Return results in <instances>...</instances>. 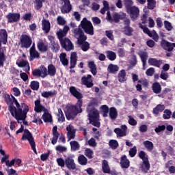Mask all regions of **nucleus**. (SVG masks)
Returning a JSON list of instances; mask_svg holds the SVG:
<instances>
[{"mask_svg":"<svg viewBox=\"0 0 175 175\" xmlns=\"http://www.w3.org/2000/svg\"><path fill=\"white\" fill-rule=\"evenodd\" d=\"M42 31H44L45 33H49V32H50V29H51V24L49 20L43 19L42 21Z\"/></svg>","mask_w":175,"mask_h":175,"instance_id":"obj_22","label":"nucleus"},{"mask_svg":"<svg viewBox=\"0 0 175 175\" xmlns=\"http://www.w3.org/2000/svg\"><path fill=\"white\" fill-rule=\"evenodd\" d=\"M117 117H118V111L116 107H112L109 109V118L111 120H117Z\"/></svg>","mask_w":175,"mask_h":175,"instance_id":"obj_31","label":"nucleus"},{"mask_svg":"<svg viewBox=\"0 0 175 175\" xmlns=\"http://www.w3.org/2000/svg\"><path fill=\"white\" fill-rule=\"evenodd\" d=\"M97 106H98V100L94 98L89 103L86 110H95L96 109V107Z\"/></svg>","mask_w":175,"mask_h":175,"instance_id":"obj_39","label":"nucleus"},{"mask_svg":"<svg viewBox=\"0 0 175 175\" xmlns=\"http://www.w3.org/2000/svg\"><path fill=\"white\" fill-rule=\"evenodd\" d=\"M5 17L8 20V23L12 24L13 23H18V21H20L21 15L20 13L10 12Z\"/></svg>","mask_w":175,"mask_h":175,"instance_id":"obj_12","label":"nucleus"},{"mask_svg":"<svg viewBox=\"0 0 175 175\" xmlns=\"http://www.w3.org/2000/svg\"><path fill=\"white\" fill-rule=\"evenodd\" d=\"M57 73V68H55V66L53 64H49L48 66V75L51 77L55 76Z\"/></svg>","mask_w":175,"mask_h":175,"instance_id":"obj_38","label":"nucleus"},{"mask_svg":"<svg viewBox=\"0 0 175 175\" xmlns=\"http://www.w3.org/2000/svg\"><path fill=\"white\" fill-rule=\"evenodd\" d=\"M123 33L126 36H132L133 35V28L129 27H124L123 29Z\"/></svg>","mask_w":175,"mask_h":175,"instance_id":"obj_44","label":"nucleus"},{"mask_svg":"<svg viewBox=\"0 0 175 175\" xmlns=\"http://www.w3.org/2000/svg\"><path fill=\"white\" fill-rule=\"evenodd\" d=\"M21 49H29L32 44V38L27 34H22L20 38Z\"/></svg>","mask_w":175,"mask_h":175,"instance_id":"obj_6","label":"nucleus"},{"mask_svg":"<svg viewBox=\"0 0 175 175\" xmlns=\"http://www.w3.org/2000/svg\"><path fill=\"white\" fill-rule=\"evenodd\" d=\"M29 54H30V61H33V59H39L40 58V55L39 54V52L36 51V49H32L29 50Z\"/></svg>","mask_w":175,"mask_h":175,"instance_id":"obj_32","label":"nucleus"},{"mask_svg":"<svg viewBox=\"0 0 175 175\" xmlns=\"http://www.w3.org/2000/svg\"><path fill=\"white\" fill-rule=\"evenodd\" d=\"M118 70H120V67L113 64H110L107 67V71L109 73H112L113 75H116Z\"/></svg>","mask_w":175,"mask_h":175,"instance_id":"obj_30","label":"nucleus"},{"mask_svg":"<svg viewBox=\"0 0 175 175\" xmlns=\"http://www.w3.org/2000/svg\"><path fill=\"white\" fill-rule=\"evenodd\" d=\"M161 46L163 50H165V51H173V46H172V42H170L162 40L161 42Z\"/></svg>","mask_w":175,"mask_h":175,"instance_id":"obj_20","label":"nucleus"},{"mask_svg":"<svg viewBox=\"0 0 175 175\" xmlns=\"http://www.w3.org/2000/svg\"><path fill=\"white\" fill-rule=\"evenodd\" d=\"M57 116L58 122H65V116H64V112H62V109L61 108L58 109V113Z\"/></svg>","mask_w":175,"mask_h":175,"instance_id":"obj_45","label":"nucleus"},{"mask_svg":"<svg viewBox=\"0 0 175 175\" xmlns=\"http://www.w3.org/2000/svg\"><path fill=\"white\" fill-rule=\"evenodd\" d=\"M21 140H27L29 143V145L33 150L34 154L38 155V151H36V144L35 143V140L33 139V137L32 136V133L28 129L24 130V133L21 137Z\"/></svg>","mask_w":175,"mask_h":175,"instance_id":"obj_4","label":"nucleus"},{"mask_svg":"<svg viewBox=\"0 0 175 175\" xmlns=\"http://www.w3.org/2000/svg\"><path fill=\"white\" fill-rule=\"evenodd\" d=\"M89 121L99 119V111L98 109H86Z\"/></svg>","mask_w":175,"mask_h":175,"instance_id":"obj_16","label":"nucleus"},{"mask_svg":"<svg viewBox=\"0 0 175 175\" xmlns=\"http://www.w3.org/2000/svg\"><path fill=\"white\" fill-rule=\"evenodd\" d=\"M120 166L122 169H128L131 166V161L126 157V155H123L120 160Z\"/></svg>","mask_w":175,"mask_h":175,"instance_id":"obj_21","label":"nucleus"},{"mask_svg":"<svg viewBox=\"0 0 175 175\" xmlns=\"http://www.w3.org/2000/svg\"><path fill=\"white\" fill-rule=\"evenodd\" d=\"M105 35L109 40H114V35H113V30H106Z\"/></svg>","mask_w":175,"mask_h":175,"instance_id":"obj_61","label":"nucleus"},{"mask_svg":"<svg viewBox=\"0 0 175 175\" xmlns=\"http://www.w3.org/2000/svg\"><path fill=\"white\" fill-rule=\"evenodd\" d=\"M56 162L60 167H65L66 165V160H64L63 158H57L56 159Z\"/></svg>","mask_w":175,"mask_h":175,"instance_id":"obj_58","label":"nucleus"},{"mask_svg":"<svg viewBox=\"0 0 175 175\" xmlns=\"http://www.w3.org/2000/svg\"><path fill=\"white\" fill-rule=\"evenodd\" d=\"M85 155L89 159H92L94 158V157H92V155H94V152L90 148H87L85 150Z\"/></svg>","mask_w":175,"mask_h":175,"instance_id":"obj_55","label":"nucleus"},{"mask_svg":"<svg viewBox=\"0 0 175 175\" xmlns=\"http://www.w3.org/2000/svg\"><path fill=\"white\" fill-rule=\"evenodd\" d=\"M127 13H129L131 18L132 20H136L137 17H139V14L140 13V10L139 8L136 6H131L126 9Z\"/></svg>","mask_w":175,"mask_h":175,"instance_id":"obj_11","label":"nucleus"},{"mask_svg":"<svg viewBox=\"0 0 175 175\" xmlns=\"http://www.w3.org/2000/svg\"><path fill=\"white\" fill-rule=\"evenodd\" d=\"M143 145L149 152H151L152 150H154V143H152V142L149 140L144 141Z\"/></svg>","mask_w":175,"mask_h":175,"instance_id":"obj_34","label":"nucleus"},{"mask_svg":"<svg viewBox=\"0 0 175 175\" xmlns=\"http://www.w3.org/2000/svg\"><path fill=\"white\" fill-rule=\"evenodd\" d=\"M164 27L167 31H172L173 29V26H172V23L167 21H164Z\"/></svg>","mask_w":175,"mask_h":175,"instance_id":"obj_64","label":"nucleus"},{"mask_svg":"<svg viewBox=\"0 0 175 175\" xmlns=\"http://www.w3.org/2000/svg\"><path fill=\"white\" fill-rule=\"evenodd\" d=\"M30 88L33 91H38L39 90V82L38 81H32L30 83Z\"/></svg>","mask_w":175,"mask_h":175,"instance_id":"obj_52","label":"nucleus"},{"mask_svg":"<svg viewBox=\"0 0 175 175\" xmlns=\"http://www.w3.org/2000/svg\"><path fill=\"white\" fill-rule=\"evenodd\" d=\"M88 67L90 69L92 75H93V76H96V73H98V70H96V65L95 64V62H89Z\"/></svg>","mask_w":175,"mask_h":175,"instance_id":"obj_40","label":"nucleus"},{"mask_svg":"<svg viewBox=\"0 0 175 175\" xmlns=\"http://www.w3.org/2000/svg\"><path fill=\"white\" fill-rule=\"evenodd\" d=\"M166 129V126L165 125H159L157 127L155 128L154 132L156 133H161V132H163Z\"/></svg>","mask_w":175,"mask_h":175,"instance_id":"obj_62","label":"nucleus"},{"mask_svg":"<svg viewBox=\"0 0 175 175\" xmlns=\"http://www.w3.org/2000/svg\"><path fill=\"white\" fill-rule=\"evenodd\" d=\"M78 162L79 165H82V166H85V165H87V162H88V159H87L84 155L81 154L78 157Z\"/></svg>","mask_w":175,"mask_h":175,"instance_id":"obj_48","label":"nucleus"},{"mask_svg":"<svg viewBox=\"0 0 175 175\" xmlns=\"http://www.w3.org/2000/svg\"><path fill=\"white\" fill-rule=\"evenodd\" d=\"M114 132L117 135V136H119L120 137H123V136H126V133H125V131H123L122 129L120 128L115 129Z\"/></svg>","mask_w":175,"mask_h":175,"instance_id":"obj_53","label":"nucleus"},{"mask_svg":"<svg viewBox=\"0 0 175 175\" xmlns=\"http://www.w3.org/2000/svg\"><path fill=\"white\" fill-rule=\"evenodd\" d=\"M41 118L43 120L44 122H53V116L49 112L44 111Z\"/></svg>","mask_w":175,"mask_h":175,"instance_id":"obj_33","label":"nucleus"},{"mask_svg":"<svg viewBox=\"0 0 175 175\" xmlns=\"http://www.w3.org/2000/svg\"><path fill=\"white\" fill-rule=\"evenodd\" d=\"M139 57L142 62V66L144 69H146V66L147 65V59L148 58V54L147 53V52L143 51L139 53Z\"/></svg>","mask_w":175,"mask_h":175,"instance_id":"obj_27","label":"nucleus"},{"mask_svg":"<svg viewBox=\"0 0 175 175\" xmlns=\"http://www.w3.org/2000/svg\"><path fill=\"white\" fill-rule=\"evenodd\" d=\"M56 34H57L60 42L62 40H64V39H65L64 38H65V36H66V34H65L63 32L62 29H59L58 31H57Z\"/></svg>","mask_w":175,"mask_h":175,"instance_id":"obj_57","label":"nucleus"},{"mask_svg":"<svg viewBox=\"0 0 175 175\" xmlns=\"http://www.w3.org/2000/svg\"><path fill=\"white\" fill-rule=\"evenodd\" d=\"M165 110V105L159 104L153 109L154 114H159V113H162Z\"/></svg>","mask_w":175,"mask_h":175,"instance_id":"obj_41","label":"nucleus"},{"mask_svg":"<svg viewBox=\"0 0 175 175\" xmlns=\"http://www.w3.org/2000/svg\"><path fill=\"white\" fill-rule=\"evenodd\" d=\"M126 79V72L124 69L121 70L118 74V80L119 83H125Z\"/></svg>","mask_w":175,"mask_h":175,"instance_id":"obj_26","label":"nucleus"},{"mask_svg":"<svg viewBox=\"0 0 175 175\" xmlns=\"http://www.w3.org/2000/svg\"><path fill=\"white\" fill-rule=\"evenodd\" d=\"M61 46L62 49L66 50V51H70L75 49V46L72 44V41L68 38H65L63 40L60 42Z\"/></svg>","mask_w":175,"mask_h":175,"instance_id":"obj_9","label":"nucleus"},{"mask_svg":"<svg viewBox=\"0 0 175 175\" xmlns=\"http://www.w3.org/2000/svg\"><path fill=\"white\" fill-rule=\"evenodd\" d=\"M57 94V92L54 91V92H52V91H49V92H43L41 93V96L43 97V98H46V99L52 97L53 95H55Z\"/></svg>","mask_w":175,"mask_h":175,"instance_id":"obj_49","label":"nucleus"},{"mask_svg":"<svg viewBox=\"0 0 175 175\" xmlns=\"http://www.w3.org/2000/svg\"><path fill=\"white\" fill-rule=\"evenodd\" d=\"M80 25L81 28L83 29L84 32L88 35H94V26L91 21H88L87 18H83L81 21Z\"/></svg>","mask_w":175,"mask_h":175,"instance_id":"obj_5","label":"nucleus"},{"mask_svg":"<svg viewBox=\"0 0 175 175\" xmlns=\"http://www.w3.org/2000/svg\"><path fill=\"white\" fill-rule=\"evenodd\" d=\"M102 170L105 174H108V173H110V166H109V162L107 160L103 161Z\"/></svg>","mask_w":175,"mask_h":175,"instance_id":"obj_35","label":"nucleus"},{"mask_svg":"<svg viewBox=\"0 0 175 175\" xmlns=\"http://www.w3.org/2000/svg\"><path fill=\"white\" fill-rule=\"evenodd\" d=\"M49 40L51 41V46L53 47V50L55 53H58L59 51V44L58 42H55V40H54L53 36H50L49 38Z\"/></svg>","mask_w":175,"mask_h":175,"instance_id":"obj_28","label":"nucleus"},{"mask_svg":"<svg viewBox=\"0 0 175 175\" xmlns=\"http://www.w3.org/2000/svg\"><path fill=\"white\" fill-rule=\"evenodd\" d=\"M0 36L1 38L2 43L6 44L8 43V32L6 29H3L0 30Z\"/></svg>","mask_w":175,"mask_h":175,"instance_id":"obj_36","label":"nucleus"},{"mask_svg":"<svg viewBox=\"0 0 175 175\" xmlns=\"http://www.w3.org/2000/svg\"><path fill=\"white\" fill-rule=\"evenodd\" d=\"M73 33L75 36H78V44H83V43L86 42L87 36L84 35V31H83V29H80V27L75 29L73 30Z\"/></svg>","mask_w":175,"mask_h":175,"instance_id":"obj_8","label":"nucleus"},{"mask_svg":"<svg viewBox=\"0 0 175 175\" xmlns=\"http://www.w3.org/2000/svg\"><path fill=\"white\" fill-rule=\"evenodd\" d=\"M89 121H90V124H91L94 126H96V128L100 127V122H99V119H92Z\"/></svg>","mask_w":175,"mask_h":175,"instance_id":"obj_59","label":"nucleus"},{"mask_svg":"<svg viewBox=\"0 0 175 175\" xmlns=\"http://www.w3.org/2000/svg\"><path fill=\"white\" fill-rule=\"evenodd\" d=\"M148 2V9L150 10H154L155 9V6L157 5V2L155 0H147Z\"/></svg>","mask_w":175,"mask_h":175,"instance_id":"obj_51","label":"nucleus"},{"mask_svg":"<svg viewBox=\"0 0 175 175\" xmlns=\"http://www.w3.org/2000/svg\"><path fill=\"white\" fill-rule=\"evenodd\" d=\"M66 167L68 170H76V163H75V159L70 157L66 158Z\"/></svg>","mask_w":175,"mask_h":175,"instance_id":"obj_14","label":"nucleus"},{"mask_svg":"<svg viewBox=\"0 0 175 175\" xmlns=\"http://www.w3.org/2000/svg\"><path fill=\"white\" fill-rule=\"evenodd\" d=\"M72 125L69 124L66 126V131H67V139H68V142L72 140V139H75L76 137V132L75 130L72 131Z\"/></svg>","mask_w":175,"mask_h":175,"instance_id":"obj_24","label":"nucleus"},{"mask_svg":"<svg viewBox=\"0 0 175 175\" xmlns=\"http://www.w3.org/2000/svg\"><path fill=\"white\" fill-rule=\"evenodd\" d=\"M139 158L142 160V163L139 164V169L143 173H148L151 167L150 161H148V155L146 154V152L141 150L139 154Z\"/></svg>","mask_w":175,"mask_h":175,"instance_id":"obj_3","label":"nucleus"},{"mask_svg":"<svg viewBox=\"0 0 175 175\" xmlns=\"http://www.w3.org/2000/svg\"><path fill=\"white\" fill-rule=\"evenodd\" d=\"M61 7L60 10L62 14H68L72 12V3L70 0H60Z\"/></svg>","mask_w":175,"mask_h":175,"instance_id":"obj_7","label":"nucleus"},{"mask_svg":"<svg viewBox=\"0 0 175 175\" xmlns=\"http://www.w3.org/2000/svg\"><path fill=\"white\" fill-rule=\"evenodd\" d=\"M107 58H108L109 61H116V59H117V54L112 51H107Z\"/></svg>","mask_w":175,"mask_h":175,"instance_id":"obj_42","label":"nucleus"},{"mask_svg":"<svg viewBox=\"0 0 175 175\" xmlns=\"http://www.w3.org/2000/svg\"><path fill=\"white\" fill-rule=\"evenodd\" d=\"M126 17V14L125 13H114L112 15L113 21L115 23H120V20H124Z\"/></svg>","mask_w":175,"mask_h":175,"instance_id":"obj_23","label":"nucleus"},{"mask_svg":"<svg viewBox=\"0 0 175 175\" xmlns=\"http://www.w3.org/2000/svg\"><path fill=\"white\" fill-rule=\"evenodd\" d=\"M58 127L57 126H53L52 129L53 137L51 139V144L55 146L58 142V137H59V133H58Z\"/></svg>","mask_w":175,"mask_h":175,"instance_id":"obj_17","label":"nucleus"},{"mask_svg":"<svg viewBox=\"0 0 175 175\" xmlns=\"http://www.w3.org/2000/svg\"><path fill=\"white\" fill-rule=\"evenodd\" d=\"M70 145L72 151H79L80 150V144L77 141H71Z\"/></svg>","mask_w":175,"mask_h":175,"instance_id":"obj_43","label":"nucleus"},{"mask_svg":"<svg viewBox=\"0 0 175 175\" xmlns=\"http://www.w3.org/2000/svg\"><path fill=\"white\" fill-rule=\"evenodd\" d=\"M109 146L111 147L112 150H117L120 144H118V142L116 139H111L109 142Z\"/></svg>","mask_w":175,"mask_h":175,"instance_id":"obj_47","label":"nucleus"},{"mask_svg":"<svg viewBox=\"0 0 175 175\" xmlns=\"http://www.w3.org/2000/svg\"><path fill=\"white\" fill-rule=\"evenodd\" d=\"M3 98L5 103L8 105V110L10 113H13V111L16 110V107L13 105V98H12V96L10 97V95L7 93L3 94Z\"/></svg>","mask_w":175,"mask_h":175,"instance_id":"obj_10","label":"nucleus"},{"mask_svg":"<svg viewBox=\"0 0 175 175\" xmlns=\"http://www.w3.org/2000/svg\"><path fill=\"white\" fill-rule=\"evenodd\" d=\"M59 59L63 66H68L69 65V61L66 58V53H62L59 55Z\"/></svg>","mask_w":175,"mask_h":175,"instance_id":"obj_37","label":"nucleus"},{"mask_svg":"<svg viewBox=\"0 0 175 175\" xmlns=\"http://www.w3.org/2000/svg\"><path fill=\"white\" fill-rule=\"evenodd\" d=\"M70 94L77 99V102L75 105H71L66 107L65 115L68 121L75 118L77 114L83 113V94L80 92L77 91V88L75 86H70L69 88Z\"/></svg>","mask_w":175,"mask_h":175,"instance_id":"obj_1","label":"nucleus"},{"mask_svg":"<svg viewBox=\"0 0 175 175\" xmlns=\"http://www.w3.org/2000/svg\"><path fill=\"white\" fill-rule=\"evenodd\" d=\"M34 111L36 113H42V111H47V109L42 105L40 99H37L34 101Z\"/></svg>","mask_w":175,"mask_h":175,"instance_id":"obj_15","label":"nucleus"},{"mask_svg":"<svg viewBox=\"0 0 175 175\" xmlns=\"http://www.w3.org/2000/svg\"><path fill=\"white\" fill-rule=\"evenodd\" d=\"M101 112L103 113V117L109 116V107L106 105H102L100 107Z\"/></svg>","mask_w":175,"mask_h":175,"instance_id":"obj_50","label":"nucleus"},{"mask_svg":"<svg viewBox=\"0 0 175 175\" xmlns=\"http://www.w3.org/2000/svg\"><path fill=\"white\" fill-rule=\"evenodd\" d=\"M79 44L81 45V49L83 51H88V50H90V42H83V44Z\"/></svg>","mask_w":175,"mask_h":175,"instance_id":"obj_60","label":"nucleus"},{"mask_svg":"<svg viewBox=\"0 0 175 175\" xmlns=\"http://www.w3.org/2000/svg\"><path fill=\"white\" fill-rule=\"evenodd\" d=\"M130 64L132 66H136V65H137V57H136V55H132Z\"/></svg>","mask_w":175,"mask_h":175,"instance_id":"obj_63","label":"nucleus"},{"mask_svg":"<svg viewBox=\"0 0 175 175\" xmlns=\"http://www.w3.org/2000/svg\"><path fill=\"white\" fill-rule=\"evenodd\" d=\"M37 48L40 53H47L49 51V45L42 40L38 42Z\"/></svg>","mask_w":175,"mask_h":175,"instance_id":"obj_19","label":"nucleus"},{"mask_svg":"<svg viewBox=\"0 0 175 175\" xmlns=\"http://www.w3.org/2000/svg\"><path fill=\"white\" fill-rule=\"evenodd\" d=\"M148 64L152 66H156V68H161V66L163 64L162 60H158L156 58H149Z\"/></svg>","mask_w":175,"mask_h":175,"instance_id":"obj_25","label":"nucleus"},{"mask_svg":"<svg viewBox=\"0 0 175 175\" xmlns=\"http://www.w3.org/2000/svg\"><path fill=\"white\" fill-rule=\"evenodd\" d=\"M163 118L164 120H169L172 117V111L170 109H165L163 111Z\"/></svg>","mask_w":175,"mask_h":175,"instance_id":"obj_54","label":"nucleus"},{"mask_svg":"<svg viewBox=\"0 0 175 175\" xmlns=\"http://www.w3.org/2000/svg\"><path fill=\"white\" fill-rule=\"evenodd\" d=\"M12 99V105L16 106L15 107V109L12 111V113H10L12 117H14L16 120H25L27 118V114H28V111H29V107L25 103H20L16 99L13 95L11 94Z\"/></svg>","mask_w":175,"mask_h":175,"instance_id":"obj_2","label":"nucleus"},{"mask_svg":"<svg viewBox=\"0 0 175 175\" xmlns=\"http://www.w3.org/2000/svg\"><path fill=\"white\" fill-rule=\"evenodd\" d=\"M76 65H77V53L72 52L70 57V68L75 69Z\"/></svg>","mask_w":175,"mask_h":175,"instance_id":"obj_18","label":"nucleus"},{"mask_svg":"<svg viewBox=\"0 0 175 175\" xmlns=\"http://www.w3.org/2000/svg\"><path fill=\"white\" fill-rule=\"evenodd\" d=\"M40 71L41 73V77H42V79H44V77H47V76H49L47 68L44 66L41 65L40 66Z\"/></svg>","mask_w":175,"mask_h":175,"instance_id":"obj_46","label":"nucleus"},{"mask_svg":"<svg viewBox=\"0 0 175 175\" xmlns=\"http://www.w3.org/2000/svg\"><path fill=\"white\" fill-rule=\"evenodd\" d=\"M92 75H88L87 77L84 76L81 78V81L83 85H86L87 88H92L94 83H92Z\"/></svg>","mask_w":175,"mask_h":175,"instance_id":"obj_13","label":"nucleus"},{"mask_svg":"<svg viewBox=\"0 0 175 175\" xmlns=\"http://www.w3.org/2000/svg\"><path fill=\"white\" fill-rule=\"evenodd\" d=\"M152 90L154 94H161V92H162V86L161 85V84H159V83L154 82L152 85Z\"/></svg>","mask_w":175,"mask_h":175,"instance_id":"obj_29","label":"nucleus"},{"mask_svg":"<svg viewBox=\"0 0 175 175\" xmlns=\"http://www.w3.org/2000/svg\"><path fill=\"white\" fill-rule=\"evenodd\" d=\"M34 3L36 4L35 9L36 10H40L43 8V1L42 0H35Z\"/></svg>","mask_w":175,"mask_h":175,"instance_id":"obj_56","label":"nucleus"}]
</instances>
